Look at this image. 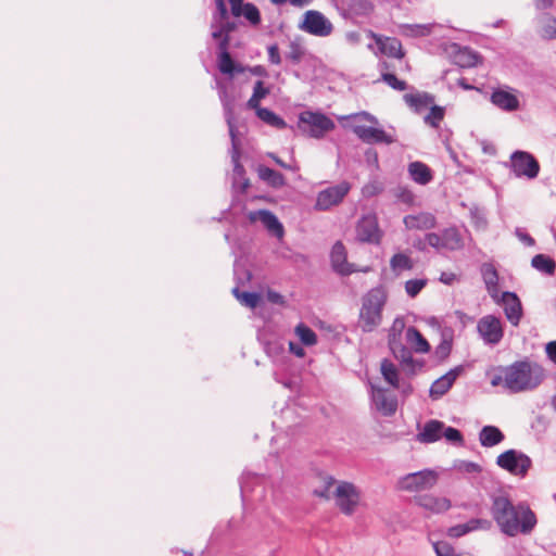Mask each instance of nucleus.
Here are the masks:
<instances>
[{
    "instance_id": "1",
    "label": "nucleus",
    "mask_w": 556,
    "mask_h": 556,
    "mask_svg": "<svg viewBox=\"0 0 556 556\" xmlns=\"http://www.w3.org/2000/svg\"><path fill=\"white\" fill-rule=\"evenodd\" d=\"M545 377L544 368L528 358L516 361L508 366H498L491 376L492 387L503 386L509 393L532 391Z\"/></svg>"
},
{
    "instance_id": "2",
    "label": "nucleus",
    "mask_w": 556,
    "mask_h": 556,
    "mask_svg": "<svg viewBox=\"0 0 556 556\" xmlns=\"http://www.w3.org/2000/svg\"><path fill=\"white\" fill-rule=\"evenodd\" d=\"M387 302L388 291L382 285L363 294L357 325L364 333L375 331L382 324V313Z\"/></svg>"
},
{
    "instance_id": "3",
    "label": "nucleus",
    "mask_w": 556,
    "mask_h": 556,
    "mask_svg": "<svg viewBox=\"0 0 556 556\" xmlns=\"http://www.w3.org/2000/svg\"><path fill=\"white\" fill-rule=\"evenodd\" d=\"M490 501V514L503 534L514 538L518 535L519 528L520 530L528 529L529 520L527 518L523 522H513L516 504L513 503L509 494L502 491L492 493Z\"/></svg>"
},
{
    "instance_id": "4",
    "label": "nucleus",
    "mask_w": 556,
    "mask_h": 556,
    "mask_svg": "<svg viewBox=\"0 0 556 556\" xmlns=\"http://www.w3.org/2000/svg\"><path fill=\"white\" fill-rule=\"evenodd\" d=\"M504 166L510 170L516 178L535 179L540 173V163L535 156L522 150H515Z\"/></svg>"
},
{
    "instance_id": "5",
    "label": "nucleus",
    "mask_w": 556,
    "mask_h": 556,
    "mask_svg": "<svg viewBox=\"0 0 556 556\" xmlns=\"http://www.w3.org/2000/svg\"><path fill=\"white\" fill-rule=\"evenodd\" d=\"M299 128L311 137L321 138L334 128L333 121L324 113L304 111L299 115Z\"/></svg>"
},
{
    "instance_id": "6",
    "label": "nucleus",
    "mask_w": 556,
    "mask_h": 556,
    "mask_svg": "<svg viewBox=\"0 0 556 556\" xmlns=\"http://www.w3.org/2000/svg\"><path fill=\"white\" fill-rule=\"evenodd\" d=\"M496 465L514 476L523 478L532 466V459L523 452L510 448L496 457Z\"/></svg>"
},
{
    "instance_id": "7",
    "label": "nucleus",
    "mask_w": 556,
    "mask_h": 556,
    "mask_svg": "<svg viewBox=\"0 0 556 556\" xmlns=\"http://www.w3.org/2000/svg\"><path fill=\"white\" fill-rule=\"evenodd\" d=\"M428 245L439 250L457 251L464 248V240L459 230L453 226L444 228L440 233L428 232L425 236Z\"/></svg>"
},
{
    "instance_id": "8",
    "label": "nucleus",
    "mask_w": 556,
    "mask_h": 556,
    "mask_svg": "<svg viewBox=\"0 0 556 556\" xmlns=\"http://www.w3.org/2000/svg\"><path fill=\"white\" fill-rule=\"evenodd\" d=\"M299 28L317 37H327L332 33L331 22L319 11L308 10L304 13Z\"/></svg>"
},
{
    "instance_id": "9",
    "label": "nucleus",
    "mask_w": 556,
    "mask_h": 556,
    "mask_svg": "<svg viewBox=\"0 0 556 556\" xmlns=\"http://www.w3.org/2000/svg\"><path fill=\"white\" fill-rule=\"evenodd\" d=\"M435 483L437 473L430 469H424L402 477L399 480V488L414 492L431 489Z\"/></svg>"
},
{
    "instance_id": "10",
    "label": "nucleus",
    "mask_w": 556,
    "mask_h": 556,
    "mask_svg": "<svg viewBox=\"0 0 556 556\" xmlns=\"http://www.w3.org/2000/svg\"><path fill=\"white\" fill-rule=\"evenodd\" d=\"M355 230L356 239L362 243L379 244L381 241L382 232L375 214L362 216Z\"/></svg>"
},
{
    "instance_id": "11",
    "label": "nucleus",
    "mask_w": 556,
    "mask_h": 556,
    "mask_svg": "<svg viewBox=\"0 0 556 556\" xmlns=\"http://www.w3.org/2000/svg\"><path fill=\"white\" fill-rule=\"evenodd\" d=\"M231 148H230V157L232 163V188H239L241 193L247 192L250 181L245 177V169L243 165L240 163L241 151H240V142L237 135L230 136Z\"/></svg>"
},
{
    "instance_id": "12",
    "label": "nucleus",
    "mask_w": 556,
    "mask_h": 556,
    "mask_svg": "<svg viewBox=\"0 0 556 556\" xmlns=\"http://www.w3.org/2000/svg\"><path fill=\"white\" fill-rule=\"evenodd\" d=\"M351 185L348 181H341L338 185L328 187L318 192L316 199V208L327 211L333 205L339 204L349 193Z\"/></svg>"
},
{
    "instance_id": "13",
    "label": "nucleus",
    "mask_w": 556,
    "mask_h": 556,
    "mask_svg": "<svg viewBox=\"0 0 556 556\" xmlns=\"http://www.w3.org/2000/svg\"><path fill=\"white\" fill-rule=\"evenodd\" d=\"M477 330L485 344L496 345L504 337L501 319L494 315L483 316L477 325Z\"/></svg>"
},
{
    "instance_id": "14",
    "label": "nucleus",
    "mask_w": 556,
    "mask_h": 556,
    "mask_svg": "<svg viewBox=\"0 0 556 556\" xmlns=\"http://www.w3.org/2000/svg\"><path fill=\"white\" fill-rule=\"evenodd\" d=\"M334 496L336 504L343 514L350 516L354 513L359 501V493L353 483L341 482L334 491Z\"/></svg>"
},
{
    "instance_id": "15",
    "label": "nucleus",
    "mask_w": 556,
    "mask_h": 556,
    "mask_svg": "<svg viewBox=\"0 0 556 556\" xmlns=\"http://www.w3.org/2000/svg\"><path fill=\"white\" fill-rule=\"evenodd\" d=\"M330 263L333 271L341 276L356 273L354 264L348 262V253L342 241H336L330 251Z\"/></svg>"
},
{
    "instance_id": "16",
    "label": "nucleus",
    "mask_w": 556,
    "mask_h": 556,
    "mask_svg": "<svg viewBox=\"0 0 556 556\" xmlns=\"http://www.w3.org/2000/svg\"><path fill=\"white\" fill-rule=\"evenodd\" d=\"M353 132L366 143H386L391 144L396 142V138L394 135L384 131L383 129L364 126V125H355L353 126Z\"/></svg>"
},
{
    "instance_id": "17",
    "label": "nucleus",
    "mask_w": 556,
    "mask_h": 556,
    "mask_svg": "<svg viewBox=\"0 0 556 556\" xmlns=\"http://www.w3.org/2000/svg\"><path fill=\"white\" fill-rule=\"evenodd\" d=\"M463 371L464 366L458 365L455 366L454 368H451L445 375L434 380L429 389V396L432 400H439L440 397H442L450 391L455 380Z\"/></svg>"
},
{
    "instance_id": "18",
    "label": "nucleus",
    "mask_w": 556,
    "mask_h": 556,
    "mask_svg": "<svg viewBox=\"0 0 556 556\" xmlns=\"http://www.w3.org/2000/svg\"><path fill=\"white\" fill-rule=\"evenodd\" d=\"M248 218L251 223L261 220L264 227L277 238H281L285 233L282 224L279 222L278 217L269 210L262 208L257 211H251L248 214Z\"/></svg>"
},
{
    "instance_id": "19",
    "label": "nucleus",
    "mask_w": 556,
    "mask_h": 556,
    "mask_svg": "<svg viewBox=\"0 0 556 556\" xmlns=\"http://www.w3.org/2000/svg\"><path fill=\"white\" fill-rule=\"evenodd\" d=\"M453 62L463 68H470L481 63V55L469 47H462L460 45L453 43Z\"/></svg>"
},
{
    "instance_id": "20",
    "label": "nucleus",
    "mask_w": 556,
    "mask_h": 556,
    "mask_svg": "<svg viewBox=\"0 0 556 556\" xmlns=\"http://www.w3.org/2000/svg\"><path fill=\"white\" fill-rule=\"evenodd\" d=\"M502 302L507 320L513 326H518L522 316V306L518 295L515 292L505 291L502 294Z\"/></svg>"
},
{
    "instance_id": "21",
    "label": "nucleus",
    "mask_w": 556,
    "mask_h": 556,
    "mask_svg": "<svg viewBox=\"0 0 556 556\" xmlns=\"http://www.w3.org/2000/svg\"><path fill=\"white\" fill-rule=\"evenodd\" d=\"M513 522H523L527 518L529 520L528 529L518 531V535H530L538 525L535 513L531 509L530 505L526 502H519L515 505L513 513Z\"/></svg>"
},
{
    "instance_id": "22",
    "label": "nucleus",
    "mask_w": 556,
    "mask_h": 556,
    "mask_svg": "<svg viewBox=\"0 0 556 556\" xmlns=\"http://www.w3.org/2000/svg\"><path fill=\"white\" fill-rule=\"evenodd\" d=\"M490 101L493 105L505 112H514L519 109V99L513 92L497 88L491 93Z\"/></svg>"
},
{
    "instance_id": "23",
    "label": "nucleus",
    "mask_w": 556,
    "mask_h": 556,
    "mask_svg": "<svg viewBox=\"0 0 556 556\" xmlns=\"http://www.w3.org/2000/svg\"><path fill=\"white\" fill-rule=\"evenodd\" d=\"M404 224L408 229L428 230L437 225V218L432 213L420 212L415 215H406Z\"/></svg>"
},
{
    "instance_id": "24",
    "label": "nucleus",
    "mask_w": 556,
    "mask_h": 556,
    "mask_svg": "<svg viewBox=\"0 0 556 556\" xmlns=\"http://www.w3.org/2000/svg\"><path fill=\"white\" fill-rule=\"evenodd\" d=\"M217 61L218 70L222 74L233 75L242 71L241 68H236V64L229 53L227 37L224 38L223 42L218 43Z\"/></svg>"
},
{
    "instance_id": "25",
    "label": "nucleus",
    "mask_w": 556,
    "mask_h": 556,
    "mask_svg": "<svg viewBox=\"0 0 556 556\" xmlns=\"http://www.w3.org/2000/svg\"><path fill=\"white\" fill-rule=\"evenodd\" d=\"M372 401L376 408L382 413L383 416H392L397 409V401L394 396H388L386 390L377 389L372 391Z\"/></svg>"
},
{
    "instance_id": "26",
    "label": "nucleus",
    "mask_w": 556,
    "mask_h": 556,
    "mask_svg": "<svg viewBox=\"0 0 556 556\" xmlns=\"http://www.w3.org/2000/svg\"><path fill=\"white\" fill-rule=\"evenodd\" d=\"M218 96L223 105L224 116L228 126L229 136L237 135L238 130L233 113L235 99L228 96V92L224 87L219 90Z\"/></svg>"
},
{
    "instance_id": "27",
    "label": "nucleus",
    "mask_w": 556,
    "mask_h": 556,
    "mask_svg": "<svg viewBox=\"0 0 556 556\" xmlns=\"http://www.w3.org/2000/svg\"><path fill=\"white\" fill-rule=\"evenodd\" d=\"M417 503L420 507L434 514H441L451 508V501L448 498L429 494L418 496Z\"/></svg>"
},
{
    "instance_id": "28",
    "label": "nucleus",
    "mask_w": 556,
    "mask_h": 556,
    "mask_svg": "<svg viewBox=\"0 0 556 556\" xmlns=\"http://www.w3.org/2000/svg\"><path fill=\"white\" fill-rule=\"evenodd\" d=\"M535 21L539 25L538 35L541 39L546 41L556 39V17L549 13H541Z\"/></svg>"
},
{
    "instance_id": "29",
    "label": "nucleus",
    "mask_w": 556,
    "mask_h": 556,
    "mask_svg": "<svg viewBox=\"0 0 556 556\" xmlns=\"http://www.w3.org/2000/svg\"><path fill=\"white\" fill-rule=\"evenodd\" d=\"M444 422L435 419L428 420L417 438L422 443H434L442 438Z\"/></svg>"
},
{
    "instance_id": "30",
    "label": "nucleus",
    "mask_w": 556,
    "mask_h": 556,
    "mask_svg": "<svg viewBox=\"0 0 556 556\" xmlns=\"http://www.w3.org/2000/svg\"><path fill=\"white\" fill-rule=\"evenodd\" d=\"M408 174L413 181L426 186L433 179L432 169L420 161H415L408 165Z\"/></svg>"
},
{
    "instance_id": "31",
    "label": "nucleus",
    "mask_w": 556,
    "mask_h": 556,
    "mask_svg": "<svg viewBox=\"0 0 556 556\" xmlns=\"http://www.w3.org/2000/svg\"><path fill=\"white\" fill-rule=\"evenodd\" d=\"M257 175L261 180L274 189H280L287 185L285 176L268 166L258 165Z\"/></svg>"
},
{
    "instance_id": "32",
    "label": "nucleus",
    "mask_w": 556,
    "mask_h": 556,
    "mask_svg": "<svg viewBox=\"0 0 556 556\" xmlns=\"http://www.w3.org/2000/svg\"><path fill=\"white\" fill-rule=\"evenodd\" d=\"M504 439V433L495 426H484L479 432V441L483 447H493Z\"/></svg>"
},
{
    "instance_id": "33",
    "label": "nucleus",
    "mask_w": 556,
    "mask_h": 556,
    "mask_svg": "<svg viewBox=\"0 0 556 556\" xmlns=\"http://www.w3.org/2000/svg\"><path fill=\"white\" fill-rule=\"evenodd\" d=\"M404 101L416 113H420L434 103V97L428 92L407 93L404 96Z\"/></svg>"
},
{
    "instance_id": "34",
    "label": "nucleus",
    "mask_w": 556,
    "mask_h": 556,
    "mask_svg": "<svg viewBox=\"0 0 556 556\" xmlns=\"http://www.w3.org/2000/svg\"><path fill=\"white\" fill-rule=\"evenodd\" d=\"M405 338L407 343L413 346L415 352L428 353L430 351L429 342L424 338V336L416 327L409 326L405 331Z\"/></svg>"
},
{
    "instance_id": "35",
    "label": "nucleus",
    "mask_w": 556,
    "mask_h": 556,
    "mask_svg": "<svg viewBox=\"0 0 556 556\" xmlns=\"http://www.w3.org/2000/svg\"><path fill=\"white\" fill-rule=\"evenodd\" d=\"M388 345L393 356L402 364L407 366H412L414 364L412 351L402 343L401 339L388 340Z\"/></svg>"
},
{
    "instance_id": "36",
    "label": "nucleus",
    "mask_w": 556,
    "mask_h": 556,
    "mask_svg": "<svg viewBox=\"0 0 556 556\" xmlns=\"http://www.w3.org/2000/svg\"><path fill=\"white\" fill-rule=\"evenodd\" d=\"M379 45L381 52L388 56L396 59H402L404 56L402 43L395 37H387L383 41L379 42Z\"/></svg>"
},
{
    "instance_id": "37",
    "label": "nucleus",
    "mask_w": 556,
    "mask_h": 556,
    "mask_svg": "<svg viewBox=\"0 0 556 556\" xmlns=\"http://www.w3.org/2000/svg\"><path fill=\"white\" fill-rule=\"evenodd\" d=\"M233 296L244 306L255 308L261 302V294L256 291H240L239 287L236 286L232 289Z\"/></svg>"
},
{
    "instance_id": "38",
    "label": "nucleus",
    "mask_w": 556,
    "mask_h": 556,
    "mask_svg": "<svg viewBox=\"0 0 556 556\" xmlns=\"http://www.w3.org/2000/svg\"><path fill=\"white\" fill-rule=\"evenodd\" d=\"M531 265L538 271L546 275H554L556 268L555 261L545 254L534 255L531 260Z\"/></svg>"
},
{
    "instance_id": "39",
    "label": "nucleus",
    "mask_w": 556,
    "mask_h": 556,
    "mask_svg": "<svg viewBox=\"0 0 556 556\" xmlns=\"http://www.w3.org/2000/svg\"><path fill=\"white\" fill-rule=\"evenodd\" d=\"M269 87H266L262 80H257L253 87V93L251 98L247 102V106L251 110H257L262 108L260 102L262 99L266 98L269 94Z\"/></svg>"
},
{
    "instance_id": "40",
    "label": "nucleus",
    "mask_w": 556,
    "mask_h": 556,
    "mask_svg": "<svg viewBox=\"0 0 556 556\" xmlns=\"http://www.w3.org/2000/svg\"><path fill=\"white\" fill-rule=\"evenodd\" d=\"M256 116L266 124L282 129L287 126L283 118L267 108H260L255 111Z\"/></svg>"
},
{
    "instance_id": "41",
    "label": "nucleus",
    "mask_w": 556,
    "mask_h": 556,
    "mask_svg": "<svg viewBox=\"0 0 556 556\" xmlns=\"http://www.w3.org/2000/svg\"><path fill=\"white\" fill-rule=\"evenodd\" d=\"M448 334L446 332H443L441 342L435 346L434 355L439 361H444L448 357L452 351V344H453V331L452 329L447 330Z\"/></svg>"
},
{
    "instance_id": "42",
    "label": "nucleus",
    "mask_w": 556,
    "mask_h": 556,
    "mask_svg": "<svg viewBox=\"0 0 556 556\" xmlns=\"http://www.w3.org/2000/svg\"><path fill=\"white\" fill-rule=\"evenodd\" d=\"M381 374L386 381H388L392 387L397 388L399 387V371L395 367V365L389 361L388 358H384L381 362Z\"/></svg>"
},
{
    "instance_id": "43",
    "label": "nucleus",
    "mask_w": 556,
    "mask_h": 556,
    "mask_svg": "<svg viewBox=\"0 0 556 556\" xmlns=\"http://www.w3.org/2000/svg\"><path fill=\"white\" fill-rule=\"evenodd\" d=\"M305 48L298 41H291L289 45V51L286 53L285 58L291 64L298 65L301 63L302 59L305 55Z\"/></svg>"
},
{
    "instance_id": "44",
    "label": "nucleus",
    "mask_w": 556,
    "mask_h": 556,
    "mask_svg": "<svg viewBox=\"0 0 556 556\" xmlns=\"http://www.w3.org/2000/svg\"><path fill=\"white\" fill-rule=\"evenodd\" d=\"M295 332L300 338V341L302 344L306 346H312L317 343V334L306 325L303 323H300L296 328Z\"/></svg>"
},
{
    "instance_id": "45",
    "label": "nucleus",
    "mask_w": 556,
    "mask_h": 556,
    "mask_svg": "<svg viewBox=\"0 0 556 556\" xmlns=\"http://www.w3.org/2000/svg\"><path fill=\"white\" fill-rule=\"evenodd\" d=\"M233 276L236 280V286H244L249 283L252 279V273L250 269L245 267V265L241 264L239 261H236L233 264Z\"/></svg>"
},
{
    "instance_id": "46",
    "label": "nucleus",
    "mask_w": 556,
    "mask_h": 556,
    "mask_svg": "<svg viewBox=\"0 0 556 556\" xmlns=\"http://www.w3.org/2000/svg\"><path fill=\"white\" fill-rule=\"evenodd\" d=\"M483 280L488 291L492 294L497 290L498 275L493 266H488L482 271Z\"/></svg>"
},
{
    "instance_id": "47",
    "label": "nucleus",
    "mask_w": 556,
    "mask_h": 556,
    "mask_svg": "<svg viewBox=\"0 0 556 556\" xmlns=\"http://www.w3.org/2000/svg\"><path fill=\"white\" fill-rule=\"evenodd\" d=\"M390 266L394 271L409 270L413 267V263L406 254L396 253L391 257Z\"/></svg>"
},
{
    "instance_id": "48",
    "label": "nucleus",
    "mask_w": 556,
    "mask_h": 556,
    "mask_svg": "<svg viewBox=\"0 0 556 556\" xmlns=\"http://www.w3.org/2000/svg\"><path fill=\"white\" fill-rule=\"evenodd\" d=\"M444 118V109L439 105H430V112L425 116L424 121L429 126L437 128Z\"/></svg>"
},
{
    "instance_id": "49",
    "label": "nucleus",
    "mask_w": 556,
    "mask_h": 556,
    "mask_svg": "<svg viewBox=\"0 0 556 556\" xmlns=\"http://www.w3.org/2000/svg\"><path fill=\"white\" fill-rule=\"evenodd\" d=\"M350 9L359 16H367L374 11V5L369 0H351Z\"/></svg>"
},
{
    "instance_id": "50",
    "label": "nucleus",
    "mask_w": 556,
    "mask_h": 556,
    "mask_svg": "<svg viewBox=\"0 0 556 556\" xmlns=\"http://www.w3.org/2000/svg\"><path fill=\"white\" fill-rule=\"evenodd\" d=\"M260 477L254 473H243L240 478V493L243 503L247 501L248 493L251 491L252 484L257 482Z\"/></svg>"
},
{
    "instance_id": "51",
    "label": "nucleus",
    "mask_w": 556,
    "mask_h": 556,
    "mask_svg": "<svg viewBox=\"0 0 556 556\" xmlns=\"http://www.w3.org/2000/svg\"><path fill=\"white\" fill-rule=\"evenodd\" d=\"M242 14L252 25H258L261 23L260 10L255 4L251 2L243 4Z\"/></svg>"
},
{
    "instance_id": "52",
    "label": "nucleus",
    "mask_w": 556,
    "mask_h": 556,
    "mask_svg": "<svg viewBox=\"0 0 556 556\" xmlns=\"http://www.w3.org/2000/svg\"><path fill=\"white\" fill-rule=\"evenodd\" d=\"M381 79L384 81L390 88L399 91L406 90L408 85L405 80H401L393 73H382Z\"/></svg>"
},
{
    "instance_id": "53",
    "label": "nucleus",
    "mask_w": 556,
    "mask_h": 556,
    "mask_svg": "<svg viewBox=\"0 0 556 556\" xmlns=\"http://www.w3.org/2000/svg\"><path fill=\"white\" fill-rule=\"evenodd\" d=\"M435 556H463L456 553L454 546L446 541H438L433 543Z\"/></svg>"
},
{
    "instance_id": "54",
    "label": "nucleus",
    "mask_w": 556,
    "mask_h": 556,
    "mask_svg": "<svg viewBox=\"0 0 556 556\" xmlns=\"http://www.w3.org/2000/svg\"><path fill=\"white\" fill-rule=\"evenodd\" d=\"M465 523L469 533L478 530L489 531L492 528V521L484 518H471Z\"/></svg>"
},
{
    "instance_id": "55",
    "label": "nucleus",
    "mask_w": 556,
    "mask_h": 556,
    "mask_svg": "<svg viewBox=\"0 0 556 556\" xmlns=\"http://www.w3.org/2000/svg\"><path fill=\"white\" fill-rule=\"evenodd\" d=\"M427 285V279H410L405 282V291L408 296L415 298Z\"/></svg>"
},
{
    "instance_id": "56",
    "label": "nucleus",
    "mask_w": 556,
    "mask_h": 556,
    "mask_svg": "<svg viewBox=\"0 0 556 556\" xmlns=\"http://www.w3.org/2000/svg\"><path fill=\"white\" fill-rule=\"evenodd\" d=\"M442 437H444L446 439V441H448V442H452V443H455L458 445H464V437H463L462 432L454 427H445L444 426V429L442 431Z\"/></svg>"
},
{
    "instance_id": "57",
    "label": "nucleus",
    "mask_w": 556,
    "mask_h": 556,
    "mask_svg": "<svg viewBox=\"0 0 556 556\" xmlns=\"http://www.w3.org/2000/svg\"><path fill=\"white\" fill-rule=\"evenodd\" d=\"M216 12L213 14L211 28H214L218 22H223L228 18V11L225 3V0H217L216 2Z\"/></svg>"
},
{
    "instance_id": "58",
    "label": "nucleus",
    "mask_w": 556,
    "mask_h": 556,
    "mask_svg": "<svg viewBox=\"0 0 556 556\" xmlns=\"http://www.w3.org/2000/svg\"><path fill=\"white\" fill-rule=\"evenodd\" d=\"M471 222L477 228H485L488 220L485 214L478 206H472L469 211Z\"/></svg>"
},
{
    "instance_id": "59",
    "label": "nucleus",
    "mask_w": 556,
    "mask_h": 556,
    "mask_svg": "<svg viewBox=\"0 0 556 556\" xmlns=\"http://www.w3.org/2000/svg\"><path fill=\"white\" fill-rule=\"evenodd\" d=\"M405 329V321L403 317H395L392 326L389 330L388 340L391 339H401V334L403 330Z\"/></svg>"
},
{
    "instance_id": "60",
    "label": "nucleus",
    "mask_w": 556,
    "mask_h": 556,
    "mask_svg": "<svg viewBox=\"0 0 556 556\" xmlns=\"http://www.w3.org/2000/svg\"><path fill=\"white\" fill-rule=\"evenodd\" d=\"M466 523H459L447 528L446 535L452 539H458L468 534Z\"/></svg>"
},
{
    "instance_id": "61",
    "label": "nucleus",
    "mask_w": 556,
    "mask_h": 556,
    "mask_svg": "<svg viewBox=\"0 0 556 556\" xmlns=\"http://www.w3.org/2000/svg\"><path fill=\"white\" fill-rule=\"evenodd\" d=\"M457 468L465 473H479L481 471V466L470 460H462Z\"/></svg>"
},
{
    "instance_id": "62",
    "label": "nucleus",
    "mask_w": 556,
    "mask_h": 556,
    "mask_svg": "<svg viewBox=\"0 0 556 556\" xmlns=\"http://www.w3.org/2000/svg\"><path fill=\"white\" fill-rule=\"evenodd\" d=\"M267 53H268V62L274 65H279L281 63V56L279 47L277 43H271L267 47Z\"/></svg>"
},
{
    "instance_id": "63",
    "label": "nucleus",
    "mask_w": 556,
    "mask_h": 556,
    "mask_svg": "<svg viewBox=\"0 0 556 556\" xmlns=\"http://www.w3.org/2000/svg\"><path fill=\"white\" fill-rule=\"evenodd\" d=\"M396 198L403 203L410 204L414 201V193L407 187H399L396 191Z\"/></svg>"
},
{
    "instance_id": "64",
    "label": "nucleus",
    "mask_w": 556,
    "mask_h": 556,
    "mask_svg": "<svg viewBox=\"0 0 556 556\" xmlns=\"http://www.w3.org/2000/svg\"><path fill=\"white\" fill-rule=\"evenodd\" d=\"M333 483H334L333 477L328 476L326 478L324 488L321 490H315L314 494L319 496V497L329 498L330 497L329 490H330V488L332 486Z\"/></svg>"
}]
</instances>
